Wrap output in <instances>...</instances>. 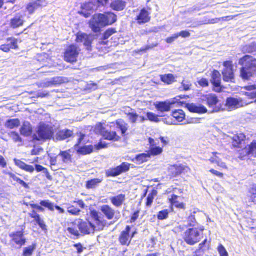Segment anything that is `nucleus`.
<instances>
[{"label":"nucleus","mask_w":256,"mask_h":256,"mask_svg":"<svg viewBox=\"0 0 256 256\" xmlns=\"http://www.w3.org/2000/svg\"><path fill=\"white\" fill-rule=\"evenodd\" d=\"M14 161L15 164L22 170L30 172H32L34 171V168L32 166L27 164L20 160L14 158Z\"/></svg>","instance_id":"25"},{"label":"nucleus","mask_w":256,"mask_h":256,"mask_svg":"<svg viewBox=\"0 0 256 256\" xmlns=\"http://www.w3.org/2000/svg\"><path fill=\"white\" fill-rule=\"evenodd\" d=\"M100 210L108 220H111L113 218L114 214V210L108 205H104L102 206Z\"/></svg>","instance_id":"28"},{"label":"nucleus","mask_w":256,"mask_h":256,"mask_svg":"<svg viewBox=\"0 0 256 256\" xmlns=\"http://www.w3.org/2000/svg\"><path fill=\"white\" fill-rule=\"evenodd\" d=\"M176 34L178 35V38L179 36H181L182 38H187L190 36V32L186 30L182 31L179 33H177Z\"/></svg>","instance_id":"62"},{"label":"nucleus","mask_w":256,"mask_h":256,"mask_svg":"<svg viewBox=\"0 0 256 256\" xmlns=\"http://www.w3.org/2000/svg\"><path fill=\"white\" fill-rule=\"evenodd\" d=\"M72 132L68 130L60 131L58 134V137L60 140H64L72 134Z\"/></svg>","instance_id":"43"},{"label":"nucleus","mask_w":256,"mask_h":256,"mask_svg":"<svg viewBox=\"0 0 256 256\" xmlns=\"http://www.w3.org/2000/svg\"><path fill=\"white\" fill-rule=\"evenodd\" d=\"M125 6V2L120 0H114L110 4V7L115 10H122Z\"/></svg>","instance_id":"36"},{"label":"nucleus","mask_w":256,"mask_h":256,"mask_svg":"<svg viewBox=\"0 0 256 256\" xmlns=\"http://www.w3.org/2000/svg\"><path fill=\"white\" fill-rule=\"evenodd\" d=\"M106 146V144L105 142H100L97 144L94 145V148L96 150H100L102 148H104Z\"/></svg>","instance_id":"63"},{"label":"nucleus","mask_w":256,"mask_h":256,"mask_svg":"<svg viewBox=\"0 0 256 256\" xmlns=\"http://www.w3.org/2000/svg\"><path fill=\"white\" fill-rule=\"evenodd\" d=\"M8 136L13 140L15 142H20L21 138L18 134L14 132H11L8 133Z\"/></svg>","instance_id":"54"},{"label":"nucleus","mask_w":256,"mask_h":256,"mask_svg":"<svg viewBox=\"0 0 256 256\" xmlns=\"http://www.w3.org/2000/svg\"><path fill=\"white\" fill-rule=\"evenodd\" d=\"M178 196L176 194H172L171 198H169V200L171 204L174 206L176 208H184V204L178 200Z\"/></svg>","instance_id":"42"},{"label":"nucleus","mask_w":256,"mask_h":256,"mask_svg":"<svg viewBox=\"0 0 256 256\" xmlns=\"http://www.w3.org/2000/svg\"><path fill=\"white\" fill-rule=\"evenodd\" d=\"M246 136L244 134L240 133L233 137L232 144L234 146H238L245 140Z\"/></svg>","instance_id":"41"},{"label":"nucleus","mask_w":256,"mask_h":256,"mask_svg":"<svg viewBox=\"0 0 256 256\" xmlns=\"http://www.w3.org/2000/svg\"><path fill=\"white\" fill-rule=\"evenodd\" d=\"M150 158V154L149 152L142 153L137 155L132 161H136L138 164H141L144 162L148 160Z\"/></svg>","instance_id":"32"},{"label":"nucleus","mask_w":256,"mask_h":256,"mask_svg":"<svg viewBox=\"0 0 256 256\" xmlns=\"http://www.w3.org/2000/svg\"><path fill=\"white\" fill-rule=\"evenodd\" d=\"M238 64L242 66L240 76L243 80H248L256 74V59L252 56H244L239 60Z\"/></svg>","instance_id":"2"},{"label":"nucleus","mask_w":256,"mask_h":256,"mask_svg":"<svg viewBox=\"0 0 256 256\" xmlns=\"http://www.w3.org/2000/svg\"><path fill=\"white\" fill-rule=\"evenodd\" d=\"M206 100L210 108L212 109V112H218L220 110L218 104V100L214 94H208L206 96Z\"/></svg>","instance_id":"12"},{"label":"nucleus","mask_w":256,"mask_h":256,"mask_svg":"<svg viewBox=\"0 0 256 256\" xmlns=\"http://www.w3.org/2000/svg\"><path fill=\"white\" fill-rule=\"evenodd\" d=\"M36 248V244H33L32 245L24 248L23 256H30L32 254L34 250Z\"/></svg>","instance_id":"44"},{"label":"nucleus","mask_w":256,"mask_h":256,"mask_svg":"<svg viewBox=\"0 0 256 256\" xmlns=\"http://www.w3.org/2000/svg\"><path fill=\"white\" fill-rule=\"evenodd\" d=\"M160 80L167 84H172L175 81L176 77L172 74H161L160 76Z\"/></svg>","instance_id":"34"},{"label":"nucleus","mask_w":256,"mask_h":256,"mask_svg":"<svg viewBox=\"0 0 256 256\" xmlns=\"http://www.w3.org/2000/svg\"><path fill=\"white\" fill-rule=\"evenodd\" d=\"M172 116L178 122H181L184 119L185 114L182 110H177L172 112Z\"/></svg>","instance_id":"38"},{"label":"nucleus","mask_w":256,"mask_h":256,"mask_svg":"<svg viewBox=\"0 0 256 256\" xmlns=\"http://www.w3.org/2000/svg\"><path fill=\"white\" fill-rule=\"evenodd\" d=\"M212 83L215 87L214 90L216 92H220V74L218 71L214 70L212 76Z\"/></svg>","instance_id":"22"},{"label":"nucleus","mask_w":256,"mask_h":256,"mask_svg":"<svg viewBox=\"0 0 256 256\" xmlns=\"http://www.w3.org/2000/svg\"><path fill=\"white\" fill-rule=\"evenodd\" d=\"M224 69L222 72L223 80L226 82H234V78L232 70V62L226 61L224 62Z\"/></svg>","instance_id":"6"},{"label":"nucleus","mask_w":256,"mask_h":256,"mask_svg":"<svg viewBox=\"0 0 256 256\" xmlns=\"http://www.w3.org/2000/svg\"><path fill=\"white\" fill-rule=\"evenodd\" d=\"M176 102V98H174L164 102H157L154 103V106L158 111L164 112L170 111L172 106Z\"/></svg>","instance_id":"8"},{"label":"nucleus","mask_w":256,"mask_h":256,"mask_svg":"<svg viewBox=\"0 0 256 256\" xmlns=\"http://www.w3.org/2000/svg\"><path fill=\"white\" fill-rule=\"evenodd\" d=\"M91 216L94 220V222L96 224V226L98 227V230H102L104 226V224L100 220L98 213L95 210L92 211Z\"/></svg>","instance_id":"39"},{"label":"nucleus","mask_w":256,"mask_h":256,"mask_svg":"<svg viewBox=\"0 0 256 256\" xmlns=\"http://www.w3.org/2000/svg\"><path fill=\"white\" fill-rule=\"evenodd\" d=\"M188 109L191 112L203 114L207 112L206 108L200 104H188Z\"/></svg>","instance_id":"21"},{"label":"nucleus","mask_w":256,"mask_h":256,"mask_svg":"<svg viewBox=\"0 0 256 256\" xmlns=\"http://www.w3.org/2000/svg\"><path fill=\"white\" fill-rule=\"evenodd\" d=\"M68 212L72 214L77 215L78 214L80 210L74 207V206H71L68 208Z\"/></svg>","instance_id":"56"},{"label":"nucleus","mask_w":256,"mask_h":256,"mask_svg":"<svg viewBox=\"0 0 256 256\" xmlns=\"http://www.w3.org/2000/svg\"><path fill=\"white\" fill-rule=\"evenodd\" d=\"M117 126L120 130L122 134H124L128 130L127 124L122 120H118L116 122Z\"/></svg>","instance_id":"47"},{"label":"nucleus","mask_w":256,"mask_h":256,"mask_svg":"<svg viewBox=\"0 0 256 256\" xmlns=\"http://www.w3.org/2000/svg\"><path fill=\"white\" fill-rule=\"evenodd\" d=\"M130 228L129 226H127L125 228V230L122 231L119 237V240L122 244H128L131 238L134 236L136 232H134L130 238L129 232L130 231Z\"/></svg>","instance_id":"16"},{"label":"nucleus","mask_w":256,"mask_h":256,"mask_svg":"<svg viewBox=\"0 0 256 256\" xmlns=\"http://www.w3.org/2000/svg\"><path fill=\"white\" fill-rule=\"evenodd\" d=\"M130 164L127 162H122L120 165L112 168L108 170L106 172L107 176H115L122 172L128 170Z\"/></svg>","instance_id":"10"},{"label":"nucleus","mask_w":256,"mask_h":256,"mask_svg":"<svg viewBox=\"0 0 256 256\" xmlns=\"http://www.w3.org/2000/svg\"><path fill=\"white\" fill-rule=\"evenodd\" d=\"M247 104L248 103L244 102L240 98H228L226 101V106L230 109L237 108Z\"/></svg>","instance_id":"14"},{"label":"nucleus","mask_w":256,"mask_h":256,"mask_svg":"<svg viewBox=\"0 0 256 256\" xmlns=\"http://www.w3.org/2000/svg\"><path fill=\"white\" fill-rule=\"evenodd\" d=\"M116 20V16L112 12L95 14L89 22L90 28L94 32H98L100 28L112 24Z\"/></svg>","instance_id":"1"},{"label":"nucleus","mask_w":256,"mask_h":256,"mask_svg":"<svg viewBox=\"0 0 256 256\" xmlns=\"http://www.w3.org/2000/svg\"><path fill=\"white\" fill-rule=\"evenodd\" d=\"M220 21V18H212L211 20H208L206 18L202 20H199L194 22L190 26L196 27L202 24H215L218 22Z\"/></svg>","instance_id":"29"},{"label":"nucleus","mask_w":256,"mask_h":256,"mask_svg":"<svg viewBox=\"0 0 256 256\" xmlns=\"http://www.w3.org/2000/svg\"><path fill=\"white\" fill-rule=\"evenodd\" d=\"M220 256H228V253L222 244H220L218 248Z\"/></svg>","instance_id":"55"},{"label":"nucleus","mask_w":256,"mask_h":256,"mask_svg":"<svg viewBox=\"0 0 256 256\" xmlns=\"http://www.w3.org/2000/svg\"><path fill=\"white\" fill-rule=\"evenodd\" d=\"M84 135L83 134H81L78 140V144H76L75 145L76 148L77 149V151L78 152L82 154H90L93 150V146H84L82 147H78L77 148L80 144L82 141L83 140L84 138Z\"/></svg>","instance_id":"19"},{"label":"nucleus","mask_w":256,"mask_h":256,"mask_svg":"<svg viewBox=\"0 0 256 256\" xmlns=\"http://www.w3.org/2000/svg\"><path fill=\"white\" fill-rule=\"evenodd\" d=\"M80 50L75 45H70L64 53V60L70 62H74L76 60Z\"/></svg>","instance_id":"5"},{"label":"nucleus","mask_w":256,"mask_h":256,"mask_svg":"<svg viewBox=\"0 0 256 256\" xmlns=\"http://www.w3.org/2000/svg\"><path fill=\"white\" fill-rule=\"evenodd\" d=\"M20 134L22 135L28 136L30 134L32 128L30 124L28 122H24L20 129Z\"/></svg>","instance_id":"35"},{"label":"nucleus","mask_w":256,"mask_h":256,"mask_svg":"<svg viewBox=\"0 0 256 256\" xmlns=\"http://www.w3.org/2000/svg\"><path fill=\"white\" fill-rule=\"evenodd\" d=\"M67 230L70 234H72L74 236H78L79 235L78 231V230L76 228L75 226L68 227L67 228Z\"/></svg>","instance_id":"57"},{"label":"nucleus","mask_w":256,"mask_h":256,"mask_svg":"<svg viewBox=\"0 0 256 256\" xmlns=\"http://www.w3.org/2000/svg\"><path fill=\"white\" fill-rule=\"evenodd\" d=\"M40 204L41 206L48 208L50 210H54V204L48 200H42L40 202Z\"/></svg>","instance_id":"51"},{"label":"nucleus","mask_w":256,"mask_h":256,"mask_svg":"<svg viewBox=\"0 0 256 256\" xmlns=\"http://www.w3.org/2000/svg\"><path fill=\"white\" fill-rule=\"evenodd\" d=\"M50 80L52 86L60 84L63 82L62 78L60 76L53 78H52L50 79Z\"/></svg>","instance_id":"58"},{"label":"nucleus","mask_w":256,"mask_h":256,"mask_svg":"<svg viewBox=\"0 0 256 256\" xmlns=\"http://www.w3.org/2000/svg\"><path fill=\"white\" fill-rule=\"evenodd\" d=\"M203 230L202 226L188 228L184 232L182 238L187 244L194 245L202 238Z\"/></svg>","instance_id":"3"},{"label":"nucleus","mask_w":256,"mask_h":256,"mask_svg":"<svg viewBox=\"0 0 256 256\" xmlns=\"http://www.w3.org/2000/svg\"><path fill=\"white\" fill-rule=\"evenodd\" d=\"M102 178H94L88 180L86 182V187L88 189H93L96 188L102 182Z\"/></svg>","instance_id":"33"},{"label":"nucleus","mask_w":256,"mask_h":256,"mask_svg":"<svg viewBox=\"0 0 256 256\" xmlns=\"http://www.w3.org/2000/svg\"><path fill=\"white\" fill-rule=\"evenodd\" d=\"M198 84L202 86H208V80L205 78H202L198 81Z\"/></svg>","instance_id":"61"},{"label":"nucleus","mask_w":256,"mask_h":256,"mask_svg":"<svg viewBox=\"0 0 256 256\" xmlns=\"http://www.w3.org/2000/svg\"><path fill=\"white\" fill-rule=\"evenodd\" d=\"M238 158L245 160L251 157L256 158V140H253L250 144L240 150Z\"/></svg>","instance_id":"4"},{"label":"nucleus","mask_w":256,"mask_h":256,"mask_svg":"<svg viewBox=\"0 0 256 256\" xmlns=\"http://www.w3.org/2000/svg\"><path fill=\"white\" fill-rule=\"evenodd\" d=\"M162 152V148L160 146H154L150 148V150L148 152L150 156H156L160 154Z\"/></svg>","instance_id":"46"},{"label":"nucleus","mask_w":256,"mask_h":256,"mask_svg":"<svg viewBox=\"0 0 256 256\" xmlns=\"http://www.w3.org/2000/svg\"><path fill=\"white\" fill-rule=\"evenodd\" d=\"M168 212L167 210H164L160 211L158 214V220H162L168 218Z\"/></svg>","instance_id":"50"},{"label":"nucleus","mask_w":256,"mask_h":256,"mask_svg":"<svg viewBox=\"0 0 256 256\" xmlns=\"http://www.w3.org/2000/svg\"><path fill=\"white\" fill-rule=\"evenodd\" d=\"M34 220L42 230H46V225L43 220L40 218L39 215L34 218Z\"/></svg>","instance_id":"53"},{"label":"nucleus","mask_w":256,"mask_h":256,"mask_svg":"<svg viewBox=\"0 0 256 256\" xmlns=\"http://www.w3.org/2000/svg\"><path fill=\"white\" fill-rule=\"evenodd\" d=\"M58 158H60L62 160L64 163H69L72 161L71 155L70 154V150L60 151L57 156Z\"/></svg>","instance_id":"31"},{"label":"nucleus","mask_w":256,"mask_h":256,"mask_svg":"<svg viewBox=\"0 0 256 256\" xmlns=\"http://www.w3.org/2000/svg\"><path fill=\"white\" fill-rule=\"evenodd\" d=\"M116 31L114 28H109L106 30L104 34V40L108 39L113 34L115 33Z\"/></svg>","instance_id":"59"},{"label":"nucleus","mask_w":256,"mask_h":256,"mask_svg":"<svg viewBox=\"0 0 256 256\" xmlns=\"http://www.w3.org/2000/svg\"><path fill=\"white\" fill-rule=\"evenodd\" d=\"M78 228L84 234L94 233L95 230H98V227L90 222L81 221L78 223Z\"/></svg>","instance_id":"13"},{"label":"nucleus","mask_w":256,"mask_h":256,"mask_svg":"<svg viewBox=\"0 0 256 256\" xmlns=\"http://www.w3.org/2000/svg\"><path fill=\"white\" fill-rule=\"evenodd\" d=\"M94 2H95L94 0L88 2L82 6V13L84 14V17H88L92 12L93 10L96 8L97 6L94 4Z\"/></svg>","instance_id":"17"},{"label":"nucleus","mask_w":256,"mask_h":256,"mask_svg":"<svg viewBox=\"0 0 256 256\" xmlns=\"http://www.w3.org/2000/svg\"><path fill=\"white\" fill-rule=\"evenodd\" d=\"M7 44H9L10 49H16L18 48L17 42L18 40L14 38H7Z\"/></svg>","instance_id":"48"},{"label":"nucleus","mask_w":256,"mask_h":256,"mask_svg":"<svg viewBox=\"0 0 256 256\" xmlns=\"http://www.w3.org/2000/svg\"><path fill=\"white\" fill-rule=\"evenodd\" d=\"M94 39V36L92 34L78 32L76 35L77 42H82L88 50H90L91 43Z\"/></svg>","instance_id":"9"},{"label":"nucleus","mask_w":256,"mask_h":256,"mask_svg":"<svg viewBox=\"0 0 256 256\" xmlns=\"http://www.w3.org/2000/svg\"><path fill=\"white\" fill-rule=\"evenodd\" d=\"M22 230L10 234V236L12 238V240L18 245L19 247H21L26 242Z\"/></svg>","instance_id":"15"},{"label":"nucleus","mask_w":256,"mask_h":256,"mask_svg":"<svg viewBox=\"0 0 256 256\" xmlns=\"http://www.w3.org/2000/svg\"><path fill=\"white\" fill-rule=\"evenodd\" d=\"M106 129L101 123L97 124L94 128V131L96 134H100L102 136V133L106 132Z\"/></svg>","instance_id":"49"},{"label":"nucleus","mask_w":256,"mask_h":256,"mask_svg":"<svg viewBox=\"0 0 256 256\" xmlns=\"http://www.w3.org/2000/svg\"><path fill=\"white\" fill-rule=\"evenodd\" d=\"M24 18L20 14H16L10 20V26L16 28L22 26L24 23Z\"/></svg>","instance_id":"23"},{"label":"nucleus","mask_w":256,"mask_h":256,"mask_svg":"<svg viewBox=\"0 0 256 256\" xmlns=\"http://www.w3.org/2000/svg\"><path fill=\"white\" fill-rule=\"evenodd\" d=\"M128 116L130 121L132 123H136L138 122H143L146 120V118L144 116H138L136 112H128Z\"/></svg>","instance_id":"27"},{"label":"nucleus","mask_w":256,"mask_h":256,"mask_svg":"<svg viewBox=\"0 0 256 256\" xmlns=\"http://www.w3.org/2000/svg\"><path fill=\"white\" fill-rule=\"evenodd\" d=\"M150 14L145 9H142L136 17V20L140 24H144L150 20Z\"/></svg>","instance_id":"24"},{"label":"nucleus","mask_w":256,"mask_h":256,"mask_svg":"<svg viewBox=\"0 0 256 256\" xmlns=\"http://www.w3.org/2000/svg\"><path fill=\"white\" fill-rule=\"evenodd\" d=\"M52 128L44 124H40L38 130V140L50 138L52 136Z\"/></svg>","instance_id":"7"},{"label":"nucleus","mask_w":256,"mask_h":256,"mask_svg":"<svg viewBox=\"0 0 256 256\" xmlns=\"http://www.w3.org/2000/svg\"><path fill=\"white\" fill-rule=\"evenodd\" d=\"M146 120H149L150 122H158L160 121V118H158V116L152 112H147L146 114Z\"/></svg>","instance_id":"45"},{"label":"nucleus","mask_w":256,"mask_h":256,"mask_svg":"<svg viewBox=\"0 0 256 256\" xmlns=\"http://www.w3.org/2000/svg\"><path fill=\"white\" fill-rule=\"evenodd\" d=\"M190 168L184 165H170L168 167V172L170 177L176 176L182 174H186Z\"/></svg>","instance_id":"11"},{"label":"nucleus","mask_w":256,"mask_h":256,"mask_svg":"<svg viewBox=\"0 0 256 256\" xmlns=\"http://www.w3.org/2000/svg\"><path fill=\"white\" fill-rule=\"evenodd\" d=\"M20 124V120L18 118H13L8 120L5 123V126L12 129L17 128Z\"/></svg>","instance_id":"40"},{"label":"nucleus","mask_w":256,"mask_h":256,"mask_svg":"<svg viewBox=\"0 0 256 256\" xmlns=\"http://www.w3.org/2000/svg\"><path fill=\"white\" fill-rule=\"evenodd\" d=\"M220 156V153L213 152H212V156L209 158V160L211 163L216 164L218 166L222 168H226L227 167L226 164L221 160Z\"/></svg>","instance_id":"20"},{"label":"nucleus","mask_w":256,"mask_h":256,"mask_svg":"<svg viewBox=\"0 0 256 256\" xmlns=\"http://www.w3.org/2000/svg\"><path fill=\"white\" fill-rule=\"evenodd\" d=\"M36 84L39 88H46L52 86L50 80L38 82Z\"/></svg>","instance_id":"52"},{"label":"nucleus","mask_w":256,"mask_h":256,"mask_svg":"<svg viewBox=\"0 0 256 256\" xmlns=\"http://www.w3.org/2000/svg\"><path fill=\"white\" fill-rule=\"evenodd\" d=\"M102 136L105 139L114 141L118 140L119 138L116 132H108L107 130L104 133H102Z\"/></svg>","instance_id":"37"},{"label":"nucleus","mask_w":256,"mask_h":256,"mask_svg":"<svg viewBox=\"0 0 256 256\" xmlns=\"http://www.w3.org/2000/svg\"><path fill=\"white\" fill-rule=\"evenodd\" d=\"M182 88L185 90H188L190 89L191 86V84L190 82L183 80L181 84Z\"/></svg>","instance_id":"60"},{"label":"nucleus","mask_w":256,"mask_h":256,"mask_svg":"<svg viewBox=\"0 0 256 256\" xmlns=\"http://www.w3.org/2000/svg\"><path fill=\"white\" fill-rule=\"evenodd\" d=\"M125 199V195L120 194L110 198L112 203L116 206H120Z\"/></svg>","instance_id":"30"},{"label":"nucleus","mask_w":256,"mask_h":256,"mask_svg":"<svg viewBox=\"0 0 256 256\" xmlns=\"http://www.w3.org/2000/svg\"><path fill=\"white\" fill-rule=\"evenodd\" d=\"M243 90H241V93L248 98L253 99L256 98V86L250 85L246 86L242 88Z\"/></svg>","instance_id":"18"},{"label":"nucleus","mask_w":256,"mask_h":256,"mask_svg":"<svg viewBox=\"0 0 256 256\" xmlns=\"http://www.w3.org/2000/svg\"><path fill=\"white\" fill-rule=\"evenodd\" d=\"M44 0H36L30 2L26 6V9L30 14H32L38 6H44Z\"/></svg>","instance_id":"26"},{"label":"nucleus","mask_w":256,"mask_h":256,"mask_svg":"<svg viewBox=\"0 0 256 256\" xmlns=\"http://www.w3.org/2000/svg\"><path fill=\"white\" fill-rule=\"evenodd\" d=\"M148 142L150 145V148L156 146V145L158 144V140H155L150 138H148Z\"/></svg>","instance_id":"64"}]
</instances>
